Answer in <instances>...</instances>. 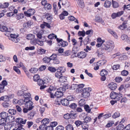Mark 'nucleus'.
Returning a JSON list of instances; mask_svg holds the SVG:
<instances>
[{"mask_svg": "<svg viewBox=\"0 0 130 130\" xmlns=\"http://www.w3.org/2000/svg\"><path fill=\"white\" fill-rule=\"evenodd\" d=\"M26 102L25 103V107L28 108L29 110H31L34 108L33 103L30 100V98H25Z\"/></svg>", "mask_w": 130, "mask_h": 130, "instance_id": "1", "label": "nucleus"}, {"mask_svg": "<svg viewBox=\"0 0 130 130\" xmlns=\"http://www.w3.org/2000/svg\"><path fill=\"white\" fill-rule=\"evenodd\" d=\"M91 90L90 88H84L83 90V92L82 94V96L84 98H87L90 95V92Z\"/></svg>", "mask_w": 130, "mask_h": 130, "instance_id": "2", "label": "nucleus"}, {"mask_svg": "<svg viewBox=\"0 0 130 130\" xmlns=\"http://www.w3.org/2000/svg\"><path fill=\"white\" fill-rule=\"evenodd\" d=\"M110 96L111 99L118 100L120 98L122 97V95L120 93H118L112 91L110 93Z\"/></svg>", "mask_w": 130, "mask_h": 130, "instance_id": "3", "label": "nucleus"}, {"mask_svg": "<svg viewBox=\"0 0 130 130\" xmlns=\"http://www.w3.org/2000/svg\"><path fill=\"white\" fill-rule=\"evenodd\" d=\"M56 71H57L55 74V76L57 78L59 79L63 75L62 73L64 72V71L63 68L61 67H58Z\"/></svg>", "mask_w": 130, "mask_h": 130, "instance_id": "4", "label": "nucleus"}, {"mask_svg": "<svg viewBox=\"0 0 130 130\" xmlns=\"http://www.w3.org/2000/svg\"><path fill=\"white\" fill-rule=\"evenodd\" d=\"M57 55L56 54L53 53L51 56V61H52V63L54 64H58L60 63Z\"/></svg>", "mask_w": 130, "mask_h": 130, "instance_id": "5", "label": "nucleus"}, {"mask_svg": "<svg viewBox=\"0 0 130 130\" xmlns=\"http://www.w3.org/2000/svg\"><path fill=\"white\" fill-rule=\"evenodd\" d=\"M35 11L33 9H28L27 11L24 12V14L25 16L27 17H29L34 14Z\"/></svg>", "mask_w": 130, "mask_h": 130, "instance_id": "6", "label": "nucleus"}, {"mask_svg": "<svg viewBox=\"0 0 130 130\" xmlns=\"http://www.w3.org/2000/svg\"><path fill=\"white\" fill-rule=\"evenodd\" d=\"M27 121L26 119H23L21 118H17L15 120V121L18 123V125L21 126L22 124H24Z\"/></svg>", "mask_w": 130, "mask_h": 130, "instance_id": "7", "label": "nucleus"}, {"mask_svg": "<svg viewBox=\"0 0 130 130\" xmlns=\"http://www.w3.org/2000/svg\"><path fill=\"white\" fill-rule=\"evenodd\" d=\"M117 85L114 82H111L108 85V87L112 90H115L117 88Z\"/></svg>", "mask_w": 130, "mask_h": 130, "instance_id": "8", "label": "nucleus"}, {"mask_svg": "<svg viewBox=\"0 0 130 130\" xmlns=\"http://www.w3.org/2000/svg\"><path fill=\"white\" fill-rule=\"evenodd\" d=\"M87 55L86 53L83 51L78 53L76 57H78L80 59H83L85 58Z\"/></svg>", "mask_w": 130, "mask_h": 130, "instance_id": "9", "label": "nucleus"}, {"mask_svg": "<svg viewBox=\"0 0 130 130\" xmlns=\"http://www.w3.org/2000/svg\"><path fill=\"white\" fill-rule=\"evenodd\" d=\"M57 41L59 43L61 46L62 47H64L68 45V42L66 41H64L62 39L57 38Z\"/></svg>", "mask_w": 130, "mask_h": 130, "instance_id": "10", "label": "nucleus"}, {"mask_svg": "<svg viewBox=\"0 0 130 130\" xmlns=\"http://www.w3.org/2000/svg\"><path fill=\"white\" fill-rule=\"evenodd\" d=\"M124 13L123 11H118L117 13H113L111 15V17L113 19L116 18L122 15Z\"/></svg>", "mask_w": 130, "mask_h": 130, "instance_id": "11", "label": "nucleus"}, {"mask_svg": "<svg viewBox=\"0 0 130 130\" xmlns=\"http://www.w3.org/2000/svg\"><path fill=\"white\" fill-rule=\"evenodd\" d=\"M85 85L83 84L78 85L77 87L76 91V93H78L81 92L83 90V89L84 86Z\"/></svg>", "mask_w": 130, "mask_h": 130, "instance_id": "12", "label": "nucleus"}, {"mask_svg": "<svg viewBox=\"0 0 130 130\" xmlns=\"http://www.w3.org/2000/svg\"><path fill=\"white\" fill-rule=\"evenodd\" d=\"M51 56L50 57L45 56L42 59V61L44 63L48 64L51 61Z\"/></svg>", "mask_w": 130, "mask_h": 130, "instance_id": "13", "label": "nucleus"}, {"mask_svg": "<svg viewBox=\"0 0 130 130\" xmlns=\"http://www.w3.org/2000/svg\"><path fill=\"white\" fill-rule=\"evenodd\" d=\"M107 46L108 47L109 50H111L114 48V43L111 41L107 42Z\"/></svg>", "mask_w": 130, "mask_h": 130, "instance_id": "14", "label": "nucleus"}, {"mask_svg": "<svg viewBox=\"0 0 130 130\" xmlns=\"http://www.w3.org/2000/svg\"><path fill=\"white\" fill-rule=\"evenodd\" d=\"M33 24V23L31 21H29L23 24V27L24 28H28L30 27Z\"/></svg>", "mask_w": 130, "mask_h": 130, "instance_id": "15", "label": "nucleus"}, {"mask_svg": "<svg viewBox=\"0 0 130 130\" xmlns=\"http://www.w3.org/2000/svg\"><path fill=\"white\" fill-rule=\"evenodd\" d=\"M45 26L48 28H50L51 27L50 24H49L45 22H43V24H41L40 27L42 28L43 29L45 28Z\"/></svg>", "mask_w": 130, "mask_h": 130, "instance_id": "16", "label": "nucleus"}, {"mask_svg": "<svg viewBox=\"0 0 130 130\" xmlns=\"http://www.w3.org/2000/svg\"><path fill=\"white\" fill-rule=\"evenodd\" d=\"M61 103L62 105L66 106L69 104V101L68 100L66 99H64L61 100Z\"/></svg>", "mask_w": 130, "mask_h": 130, "instance_id": "17", "label": "nucleus"}, {"mask_svg": "<svg viewBox=\"0 0 130 130\" xmlns=\"http://www.w3.org/2000/svg\"><path fill=\"white\" fill-rule=\"evenodd\" d=\"M44 16L48 22L51 21L52 19V15L50 13H47L45 14Z\"/></svg>", "mask_w": 130, "mask_h": 130, "instance_id": "18", "label": "nucleus"}, {"mask_svg": "<svg viewBox=\"0 0 130 130\" xmlns=\"http://www.w3.org/2000/svg\"><path fill=\"white\" fill-rule=\"evenodd\" d=\"M54 95L57 98H59L63 95V92L61 91H57L55 92Z\"/></svg>", "mask_w": 130, "mask_h": 130, "instance_id": "19", "label": "nucleus"}, {"mask_svg": "<svg viewBox=\"0 0 130 130\" xmlns=\"http://www.w3.org/2000/svg\"><path fill=\"white\" fill-rule=\"evenodd\" d=\"M7 83L6 80H3L1 84V90L3 89L5 86L7 85Z\"/></svg>", "mask_w": 130, "mask_h": 130, "instance_id": "20", "label": "nucleus"}, {"mask_svg": "<svg viewBox=\"0 0 130 130\" xmlns=\"http://www.w3.org/2000/svg\"><path fill=\"white\" fill-rule=\"evenodd\" d=\"M111 5V2L109 1H105L104 4V6L106 8H109L110 7Z\"/></svg>", "mask_w": 130, "mask_h": 130, "instance_id": "21", "label": "nucleus"}, {"mask_svg": "<svg viewBox=\"0 0 130 130\" xmlns=\"http://www.w3.org/2000/svg\"><path fill=\"white\" fill-rule=\"evenodd\" d=\"M8 117V113L5 112H3L1 113V118L7 119V118Z\"/></svg>", "mask_w": 130, "mask_h": 130, "instance_id": "22", "label": "nucleus"}, {"mask_svg": "<svg viewBox=\"0 0 130 130\" xmlns=\"http://www.w3.org/2000/svg\"><path fill=\"white\" fill-rule=\"evenodd\" d=\"M43 8L45 10H50L52 8V5L50 4L47 3L43 7Z\"/></svg>", "mask_w": 130, "mask_h": 130, "instance_id": "23", "label": "nucleus"}, {"mask_svg": "<svg viewBox=\"0 0 130 130\" xmlns=\"http://www.w3.org/2000/svg\"><path fill=\"white\" fill-rule=\"evenodd\" d=\"M90 41L89 38V36H88L84 40L83 43L84 44L86 45L89 43Z\"/></svg>", "mask_w": 130, "mask_h": 130, "instance_id": "24", "label": "nucleus"}, {"mask_svg": "<svg viewBox=\"0 0 130 130\" xmlns=\"http://www.w3.org/2000/svg\"><path fill=\"white\" fill-rule=\"evenodd\" d=\"M86 103L85 100L83 99H81L78 102V105L80 106H83Z\"/></svg>", "mask_w": 130, "mask_h": 130, "instance_id": "25", "label": "nucleus"}, {"mask_svg": "<svg viewBox=\"0 0 130 130\" xmlns=\"http://www.w3.org/2000/svg\"><path fill=\"white\" fill-rule=\"evenodd\" d=\"M49 119L47 118H45L42 120L41 123L45 125L48 124L49 122Z\"/></svg>", "mask_w": 130, "mask_h": 130, "instance_id": "26", "label": "nucleus"}, {"mask_svg": "<svg viewBox=\"0 0 130 130\" xmlns=\"http://www.w3.org/2000/svg\"><path fill=\"white\" fill-rule=\"evenodd\" d=\"M24 17L23 14L20 13L17 14L15 17L16 19L17 20H19L23 19Z\"/></svg>", "mask_w": 130, "mask_h": 130, "instance_id": "27", "label": "nucleus"}, {"mask_svg": "<svg viewBox=\"0 0 130 130\" xmlns=\"http://www.w3.org/2000/svg\"><path fill=\"white\" fill-rule=\"evenodd\" d=\"M126 23L125 22L123 23L122 24L120 25L118 28L120 29L123 30L124 29L127 28V26L126 25Z\"/></svg>", "mask_w": 130, "mask_h": 130, "instance_id": "28", "label": "nucleus"}, {"mask_svg": "<svg viewBox=\"0 0 130 130\" xmlns=\"http://www.w3.org/2000/svg\"><path fill=\"white\" fill-rule=\"evenodd\" d=\"M1 100H2L4 102H8L9 101V97L8 96L5 95L1 97Z\"/></svg>", "mask_w": 130, "mask_h": 130, "instance_id": "29", "label": "nucleus"}, {"mask_svg": "<svg viewBox=\"0 0 130 130\" xmlns=\"http://www.w3.org/2000/svg\"><path fill=\"white\" fill-rule=\"evenodd\" d=\"M57 5L55 3H54L53 5V10L54 12L55 15H57L58 14V9L56 8Z\"/></svg>", "mask_w": 130, "mask_h": 130, "instance_id": "30", "label": "nucleus"}, {"mask_svg": "<svg viewBox=\"0 0 130 130\" xmlns=\"http://www.w3.org/2000/svg\"><path fill=\"white\" fill-rule=\"evenodd\" d=\"M112 6L113 8H116L119 7V4L117 2L113 0H112Z\"/></svg>", "mask_w": 130, "mask_h": 130, "instance_id": "31", "label": "nucleus"}, {"mask_svg": "<svg viewBox=\"0 0 130 130\" xmlns=\"http://www.w3.org/2000/svg\"><path fill=\"white\" fill-rule=\"evenodd\" d=\"M26 101L25 100V98L24 100L20 99L18 101L17 103L19 105H21L25 104L24 103L26 102Z\"/></svg>", "mask_w": 130, "mask_h": 130, "instance_id": "32", "label": "nucleus"}, {"mask_svg": "<svg viewBox=\"0 0 130 130\" xmlns=\"http://www.w3.org/2000/svg\"><path fill=\"white\" fill-rule=\"evenodd\" d=\"M108 74V72L105 69L102 70L100 72V74L101 75L106 76Z\"/></svg>", "mask_w": 130, "mask_h": 130, "instance_id": "33", "label": "nucleus"}, {"mask_svg": "<svg viewBox=\"0 0 130 130\" xmlns=\"http://www.w3.org/2000/svg\"><path fill=\"white\" fill-rule=\"evenodd\" d=\"M48 38L50 39H53L54 38L55 39H56L57 38H57V36L54 34H50L48 36Z\"/></svg>", "mask_w": 130, "mask_h": 130, "instance_id": "34", "label": "nucleus"}, {"mask_svg": "<svg viewBox=\"0 0 130 130\" xmlns=\"http://www.w3.org/2000/svg\"><path fill=\"white\" fill-rule=\"evenodd\" d=\"M65 76H63L62 75L60 78L59 79V82L60 83H64L66 82L67 80Z\"/></svg>", "mask_w": 130, "mask_h": 130, "instance_id": "35", "label": "nucleus"}, {"mask_svg": "<svg viewBox=\"0 0 130 130\" xmlns=\"http://www.w3.org/2000/svg\"><path fill=\"white\" fill-rule=\"evenodd\" d=\"M84 122L87 123L91 121V118L88 116H86L84 118Z\"/></svg>", "mask_w": 130, "mask_h": 130, "instance_id": "36", "label": "nucleus"}, {"mask_svg": "<svg viewBox=\"0 0 130 130\" xmlns=\"http://www.w3.org/2000/svg\"><path fill=\"white\" fill-rule=\"evenodd\" d=\"M9 123H12L14 121V117L12 116H9L8 117Z\"/></svg>", "mask_w": 130, "mask_h": 130, "instance_id": "37", "label": "nucleus"}, {"mask_svg": "<svg viewBox=\"0 0 130 130\" xmlns=\"http://www.w3.org/2000/svg\"><path fill=\"white\" fill-rule=\"evenodd\" d=\"M79 3L78 4L79 6L80 7L83 8L84 7V3L82 0H79Z\"/></svg>", "mask_w": 130, "mask_h": 130, "instance_id": "38", "label": "nucleus"}, {"mask_svg": "<svg viewBox=\"0 0 130 130\" xmlns=\"http://www.w3.org/2000/svg\"><path fill=\"white\" fill-rule=\"evenodd\" d=\"M8 112L10 114L14 115L16 114L17 111L16 110L14 109H9L8 110Z\"/></svg>", "mask_w": 130, "mask_h": 130, "instance_id": "39", "label": "nucleus"}, {"mask_svg": "<svg viewBox=\"0 0 130 130\" xmlns=\"http://www.w3.org/2000/svg\"><path fill=\"white\" fill-rule=\"evenodd\" d=\"M43 34L42 30L40 31L37 34L36 36L38 38L40 39H41L42 38V36Z\"/></svg>", "mask_w": 130, "mask_h": 130, "instance_id": "40", "label": "nucleus"}, {"mask_svg": "<svg viewBox=\"0 0 130 130\" xmlns=\"http://www.w3.org/2000/svg\"><path fill=\"white\" fill-rule=\"evenodd\" d=\"M38 71V68H32L29 70V71L31 73H34L37 72Z\"/></svg>", "mask_w": 130, "mask_h": 130, "instance_id": "41", "label": "nucleus"}, {"mask_svg": "<svg viewBox=\"0 0 130 130\" xmlns=\"http://www.w3.org/2000/svg\"><path fill=\"white\" fill-rule=\"evenodd\" d=\"M7 119L1 118V125L4 126L6 124Z\"/></svg>", "mask_w": 130, "mask_h": 130, "instance_id": "42", "label": "nucleus"}, {"mask_svg": "<svg viewBox=\"0 0 130 130\" xmlns=\"http://www.w3.org/2000/svg\"><path fill=\"white\" fill-rule=\"evenodd\" d=\"M48 70L52 73L55 72L57 69H55L54 67H49L48 68Z\"/></svg>", "mask_w": 130, "mask_h": 130, "instance_id": "43", "label": "nucleus"}, {"mask_svg": "<svg viewBox=\"0 0 130 130\" xmlns=\"http://www.w3.org/2000/svg\"><path fill=\"white\" fill-rule=\"evenodd\" d=\"M61 100L59 98H57L55 102V104L58 105L57 106L60 105H61Z\"/></svg>", "mask_w": 130, "mask_h": 130, "instance_id": "44", "label": "nucleus"}, {"mask_svg": "<svg viewBox=\"0 0 130 130\" xmlns=\"http://www.w3.org/2000/svg\"><path fill=\"white\" fill-rule=\"evenodd\" d=\"M40 79V76L38 74L35 75L33 77V80L35 82L38 81V80Z\"/></svg>", "mask_w": 130, "mask_h": 130, "instance_id": "45", "label": "nucleus"}, {"mask_svg": "<svg viewBox=\"0 0 130 130\" xmlns=\"http://www.w3.org/2000/svg\"><path fill=\"white\" fill-rule=\"evenodd\" d=\"M35 37V36L34 35L29 34L26 36L27 39L28 40H31L33 39Z\"/></svg>", "mask_w": 130, "mask_h": 130, "instance_id": "46", "label": "nucleus"}, {"mask_svg": "<svg viewBox=\"0 0 130 130\" xmlns=\"http://www.w3.org/2000/svg\"><path fill=\"white\" fill-rule=\"evenodd\" d=\"M66 130H73L74 128L73 126L71 124H69L66 127Z\"/></svg>", "mask_w": 130, "mask_h": 130, "instance_id": "47", "label": "nucleus"}, {"mask_svg": "<svg viewBox=\"0 0 130 130\" xmlns=\"http://www.w3.org/2000/svg\"><path fill=\"white\" fill-rule=\"evenodd\" d=\"M64 87V89H63L62 88H59V89L60 90H62L63 91H64L66 89H68L69 88H70V89H71V86H70L68 84H66L65 85Z\"/></svg>", "mask_w": 130, "mask_h": 130, "instance_id": "48", "label": "nucleus"}, {"mask_svg": "<svg viewBox=\"0 0 130 130\" xmlns=\"http://www.w3.org/2000/svg\"><path fill=\"white\" fill-rule=\"evenodd\" d=\"M13 69L18 74H21V72L20 70L18 69L17 67L15 66H13Z\"/></svg>", "mask_w": 130, "mask_h": 130, "instance_id": "49", "label": "nucleus"}, {"mask_svg": "<svg viewBox=\"0 0 130 130\" xmlns=\"http://www.w3.org/2000/svg\"><path fill=\"white\" fill-rule=\"evenodd\" d=\"M9 4L8 3H5L3 4H1V8H2V9L6 8L9 6Z\"/></svg>", "mask_w": 130, "mask_h": 130, "instance_id": "50", "label": "nucleus"}, {"mask_svg": "<svg viewBox=\"0 0 130 130\" xmlns=\"http://www.w3.org/2000/svg\"><path fill=\"white\" fill-rule=\"evenodd\" d=\"M84 109L85 111L89 113L91 111V109H90V107L88 105H85L84 106Z\"/></svg>", "mask_w": 130, "mask_h": 130, "instance_id": "51", "label": "nucleus"}, {"mask_svg": "<svg viewBox=\"0 0 130 130\" xmlns=\"http://www.w3.org/2000/svg\"><path fill=\"white\" fill-rule=\"evenodd\" d=\"M115 81L118 83H119L123 80V78L120 76L117 77L115 78Z\"/></svg>", "mask_w": 130, "mask_h": 130, "instance_id": "52", "label": "nucleus"}, {"mask_svg": "<svg viewBox=\"0 0 130 130\" xmlns=\"http://www.w3.org/2000/svg\"><path fill=\"white\" fill-rule=\"evenodd\" d=\"M70 51L69 50H66L62 54V55L64 56H69L70 54Z\"/></svg>", "mask_w": 130, "mask_h": 130, "instance_id": "53", "label": "nucleus"}, {"mask_svg": "<svg viewBox=\"0 0 130 130\" xmlns=\"http://www.w3.org/2000/svg\"><path fill=\"white\" fill-rule=\"evenodd\" d=\"M83 123V122L78 120L76 121L74 123L75 124L77 127H78L80 125H82Z\"/></svg>", "mask_w": 130, "mask_h": 130, "instance_id": "54", "label": "nucleus"}, {"mask_svg": "<svg viewBox=\"0 0 130 130\" xmlns=\"http://www.w3.org/2000/svg\"><path fill=\"white\" fill-rule=\"evenodd\" d=\"M123 126V124H120L116 127V129L117 130H123L124 129Z\"/></svg>", "mask_w": 130, "mask_h": 130, "instance_id": "55", "label": "nucleus"}, {"mask_svg": "<svg viewBox=\"0 0 130 130\" xmlns=\"http://www.w3.org/2000/svg\"><path fill=\"white\" fill-rule=\"evenodd\" d=\"M69 107L73 109H75L77 107V105L75 103H72L70 105Z\"/></svg>", "mask_w": 130, "mask_h": 130, "instance_id": "56", "label": "nucleus"}, {"mask_svg": "<svg viewBox=\"0 0 130 130\" xmlns=\"http://www.w3.org/2000/svg\"><path fill=\"white\" fill-rule=\"evenodd\" d=\"M78 35L79 36H82V37H84L85 36V32L83 30V31H79L78 32Z\"/></svg>", "mask_w": 130, "mask_h": 130, "instance_id": "57", "label": "nucleus"}, {"mask_svg": "<svg viewBox=\"0 0 130 130\" xmlns=\"http://www.w3.org/2000/svg\"><path fill=\"white\" fill-rule=\"evenodd\" d=\"M129 73L128 71L124 70L121 71V74L123 76H127L128 74Z\"/></svg>", "mask_w": 130, "mask_h": 130, "instance_id": "58", "label": "nucleus"}, {"mask_svg": "<svg viewBox=\"0 0 130 130\" xmlns=\"http://www.w3.org/2000/svg\"><path fill=\"white\" fill-rule=\"evenodd\" d=\"M120 116V113L118 112L114 113L112 115V117L114 119Z\"/></svg>", "mask_w": 130, "mask_h": 130, "instance_id": "59", "label": "nucleus"}, {"mask_svg": "<svg viewBox=\"0 0 130 130\" xmlns=\"http://www.w3.org/2000/svg\"><path fill=\"white\" fill-rule=\"evenodd\" d=\"M70 119H75L77 117V116L76 113H70Z\"/></svg>", "mask_w": 130, "mask_h": 130, "instance_id": "60", "label": "nucleus"}, {"mask_svg": "<svg viewBox=\"0 0 130 130\" xmlns=\"http://www.w3.org/2000/svg\"><path fill=\"white\" fill-rule=\"evenodd\" d=\"M8 28L5 26H3L1 28V31L2 32H9V31H8Z\"/></svg>", "mask_w": 130, "mask_h": 130, "instance_id": "61", "label": "nucleus"}, {"mask_svg": "<svg viewBox=\"0 0 130 130\" xmlns=\"http://www.w3.org/2000/svg\"><path fill=\"white\" fill-rule=\"evenodd\" d=\"M37 84L39 86H40L43 85L44 84V83L43 80L42 79H40L38 80L37 82Z\"/></svg>", "mask_w": 130, "mask_h": 130, "instance_id": "62", "label": "nucleus"}, {"mask_svg": "<svg viewBox=\"0 0 130 130\" xmlns=\"http://www.w3.org/2000/svg\"><path fill=\"white\" fill-rule=\"evenodd\" d=\"M70 113H67L63 116L64 118L66 119H70Z\"/></svg>", "mask_w": 130, "mask_h": 130, "instance_id": "63", "label": "nucleus"}, {"mask_svg": "<svg viewBox=\"0 0 130 130\" xmlns=\"http://www.w3.org/2000/svg\"><path fill=\"white\" fill-rule=\"evenodd\" d=\"M120 67V65L119 64L113 65L112 67V69L113 70H116L119 69Z\"/></svg>", "mask_w": 130, "mask_h": 130, "instance_id": "64", "label": "nucleus"}]
</instances>
